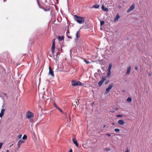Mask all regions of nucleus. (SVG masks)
<instances>
[{
    "instance_id": "25",
    "label": "nucleus",
    "mask_w": 152,
    "mask_h": 152,
    "mask_svg": "<svg viewBox=\"0 0 152 152\" xmlns=\"http://www.w3.org/2000/svg\"><path fill=\"white\" fill-rule=\"evenodd\" d=\"M4 114V113L1 111V112L0 113V117L1 118L3 116V115Z\"/></svg>"
},
{
    "instance_id": "6",
    "label": "nucleus",
    "mask_w": 152,
    "mask_h": 152,
    "mask_svg": "<svg viewBox=\"0 0 152 152\" xmlns=\"http://www.w3.org/2000/svg\"><path fill=\"white\" fill-rule=\"evenodd\" d=\"M105 79L106 78L105 77H102V80L98 83V85L99 87H100L102 85Z\"/></svg>"
},
{
    "instance_id": "27",
    "label": "nucleus",
    "mask_w": 152,
    "mask_h": 152,
    "mask_svg": "<svg viewBox=\"0 0 152 152\" xmlns=\"http://www.w3.org/2000/svg\"><path fill=\"white\" fill-rule=\"evenodd\" d=\"M77 101H78L77 100H76V99L75 100V104H74V105H76V104L78 105V104H77Z\"/></svg>"
},
{
    "instance_id": "5",
    "label": "nucleus",
    "mask_w": 152,
    "mask_h": 152,
    "mask_svg": "<svg viewBox=\"0 0 152 152\" xmlns=\"http://www.w3.org/2000/svg\"><path fill=\"white\" fill-rule=\"evenodd\" d=\"M52 52L53 54L55 51V39H54L53 40V44L51 47Z\"/></svg>"
},
{
    "instance_id": "43",
    "label": "nucleus",
    "mask_w": 152,
    "mask_h": 152,
    "mask_svg": "<svg viewBox=\"0 0 152 152\" xmlns=\"http://www.w3.org/2000/svg\"><path fill=\"white\" fill-rule=\"evenodd\" d=\"M111 112L112 113H114L115 112V111L114 110L111 111Z\"/></svg>"
},
{
    "instance_id": "47",
    "label": "nucleus",
    "mask_w": 152,
    "mask_h": 152,
    "mask_svg": "<svg viewBox=\"0 0 152 152\" xmlns=\"http://www.w3.org/2000/svg\"><path fill=\"white\" fill-rule=\"evenodd\" d=\"M4 1H6V0H4Z\"/></svg>"
},
{
    "instance_id": "7",
    "label": "nucleus",
    "mask_w": 152,
    "mask_h": 152,
    "mask_svg": "<svg viewBox=\"0 0 152 152\" xmlns=\"http://www.w3.org/2000/svg\"><path fill=\"white\" fill-rule=\"evenodd\" d=\"M135 5L134 4H132L131 7L127 10V12H129L132 11L133 10L134 8Z\"/></svg>"
},
{
    "instance_id": "19",
    "label": "nucleus",
    "mask_w": 152,
    "mask_h": 152,
    "mask_svg": "<svg viewBox=\"0 0 152 152\" xmlns=\"http://www.w3.org/2000/svg\"><path fill=\"white\" fill-rule=\"evenodd\" d=\"M132 98L130 97H128L127 99V101L128 102H131L132 101Z\"/></svg>"
},
{
    "instance_id": "48",
    "label": "nucleus",
    "mask_w": 152,
    "mask_h": 152,
    "mask_svg": "<svg viewBox=\"0 0 152 152\" xmlns=\"http://www.w3.org/2000/svg\"><path fill=\"white\" fill-rule=\"evenodd\" d=\"M54 105H55V106H56V105L55 104V103H54Z\"/></svg>"
},
{
    "instance_id": "14",
    "label": "nucleus",
    "mask_w": 152,
    "mask_h": 152,
    "mask_svg": "<svg viewBox=\"0 0 152 152\" xmlns=\"http://www.w3.org/2000/svg\"><path fill=\"white\" fill-rule=\"evenodd\" d=\"M119 18H120L119 15L118 14H117L116 16L115 17V18L114 19V21L115 22H116V21H117L119 20Z\"/></svg>"
},
{
    "instance_id": "28",
    "label": "nucleus",
    "mask_w": 152,
    "mask_h": 152,
    "mask_svg": "<svg viewBox=\"0 0 152 152\" xmlns=\"http://www.w3.org/2000/svg\"><path fill=\"white\" fill-rule=\"evenodd\" d=\"M116 116L117 117H122V115H116Z\"/></svg>"
},
{
    "instance_id": "49",
    "label": "nucleus",
    "mask_w": 152,
    "mask_h": 152,
    "mask_svg": "<svg viewBox=\"0 0 152 152\" xmlns=\"http://www.w3.org/2000/svg\"><path fill=\"white\" fill-rule=\"evenodd\" d=\"M149 75H150V74H149Z\"/></svg>"
},
{
    "instance_id": "11",
    "label": "nucleus",
    "mask_w": 152,
    "mask_h": 152,
    "mask_svg": "<svg viewBox=\"0 0 152 152\" xmlns=\"http://www.w3.org/2000/svg\"><path fill=\"white\" fill-rule=\"evenodd\" d=\"M118 124L121 125H123L124 124L125 122L123 120H120L118 121Z\"/></svg>"
},
{
    "instance_id": "18",
    "label": "nucleus",
    "mask_w": 152,
    "mask_h": 152,
    "mask_svg": "<svg viewBox=\"0 0 152 152\" xmlns=\"http://www.w3.org/2000/svg\"><path fill=\"white\" fill-rule=\"evenodd\" d=\"M112 66V64H110L109 65V66L108 69V71H111V68Z\"/></svg>"
},
{
    "instance_id": "33",
    "label": "nucleus",
    "mask_w": 152,
    "mask_h": 152,
    "mask_svg": "<svg viewBox=\"0 0 152 152\" xmlns=\"http://www.w3.org/2000/svg\"><path fill=\"white\" fill-rule=\"evenodd\" d=\"M5 111V110L3 109H2V110H1V112H2L3 113H4Z\"/></svg>"
},
{
    "instance_id": "4",
    "label": "nucleus",
    "mask_w": 152,
    "mask_h": 152,
    "mask_svg": "<svg viewBox=\"0 0 152 152\" xmlns=\"http://www.w3.org/2000/svg\"><path fill=\"white\" fill-rule=\"evenodd\" d=\"M113 86L114 84L113 83L110 84L108 86V87L106 89L105 94H108L110 92V91L112 89Z\"/></svg>"
},
{
    "instance_id": "40",
    "label": "nucleus",
    "mask_w": 152,
    "mask_h": 152,
    "mask_svg": "<svg viewBox=\"0 0 152 152\" xmlns=\"http://www.w3.org/2000/svg\"><path fill=\"white\" fill-rule=\"evenodd\" d=\"M55 107L57 108H57H58L59 107H58L56 105V106H55Z\"/></svg>"
},
{
    "instance_id": "29",
    "label": "nucleus",
    "mask_w": 152,
    "mask_h": 152,
    "mask_svg": "<svg viewBox=\"0 0 152 152\" xmlns=\"http://www.w3.org/2000/svg\"><path fill=\"white\" fill-rule=\"evenodd\" d=\"M3 143H0V149L1 148L2 145H3Z\"/></svg>"
},
{
    "instance_id": "26",
    "label": "nucleus",
    "mask_w": 152,
    "mask_h": 152,
    "mask_svg": "<svg viewBox=\"0 0 152 152\" xmlns=\"http://www.w3.org/2000/svg\"><path fill=\"white\" fill-rule=\"evenodd\" d=\"M84 61L86 64H89L90 63V62H88L85 59H84Z\"/></svg>"
},
{
    "instance_id": "10",
    "label": "nucleus",
    "mask_w": 152,
    "mask_h": 152,
    "mask_svg": "<svg viewBox=\"0 0 152 152\" xmlns=\"http://www.w3.org/2000/svg\"><path fill=\"white\" fill-rule=\"evenodd\" d=\"M73 143L76 145L77 147H78V144L77 143V140L75 138H74L72 139Z\"/></svg>"
},
{
    "instance_id": "16",
    "label": "nucleus",
    "mask_w": 152,
    "mask_h": 152,
    "mask_svg": "<svg viewBox=\"0 0 152 152\" xmlns=\"http://www.w3.org/2000/svg\"><path fill=\"white\" fill-rule=\"evenodd\" d=\"M80 36V34L79 33V31H78L77 32L76 34V38L77 39L79 38Z\"/></svg>"
},
{
    "instance_id": "31",
    "label": "nucleus",
    "mask_w": 152,
    "mask_h": 152,
    "mask_svg": "<svg viewBox=\"0 0 152 152\" xmlns=\"http://www.w3.org/2000/svg\"><path fill=\"white\" fill-rule=\"evenodd\" d=\"M135 70H137L138 69V67L137 66H135L134 67Z\"/></svg>"
},
{
    "instance_id": "20",
    "label": "nucleus",
    "mask_w": 152,
    "mask_h": 152,
    "mask_svg": "<svg viewBox=\"0 0 152 152\" xmlns=\"http://www.w3.org/2000/svg\"><path fill=\"white\" fill-rule=\"evenodd\" d=\"M95 8H98L99 7V5L98 4L94 5L93 6Z\"/></svg>"
},
{
    "instance_id": "1",
    "label": "nucleus",
    "mask_w": 152,
    "mask_h": 152,
    "mask_svg": "<svg viewBox=\"0 0 152 152\" xmlns=\"http://www.w3.org/2000/svg\"><path fill=\"white\" fill-rule=\"evenodd\" d=\"M75 19L76 21L79 24H82L84 23L85 18L78 16L76 15L74 16Z\"/></svg>"
},
{
    "instance_id": "35",
    "label": "nucleus",
    "mask_w": 152,
    "mask_h": 152,
    "mask_svg": "<svg viewBox=\"0 0 152 152\" xmlns=\"http://www.w3.org/2000/svg\"><path fill=\"white\" fill-rule=\"evenodd\" d=\"M106 150L107 151H109L110 150V148H106Z\"/></svg>"
},
{
    "instance_id": "2",
    "label": "nucleus",
    "mask_w": 152,
    "mask_h": 152,
    "mask_svg": "<svg viewBox=\"0 0 152 152\" xmlns=\"http://www.w3.org/2000/svg\"><path fill=\"white\" fill-rule=\"evenodd\" d=\"M72 85L73 86H81L82 83L80 81H77L75 80H72L71 82Z\"/></svg>"
},
{
    "instance_id": "34",
    "label": "nucleus",
    "mask_w": 152,
    "mask_h": 152,
    "mask_svg": "<svg viewBox=\"0 0 152 152\" xmlns=\"http://www.w3.org/2000/svg\"><path fill=\"white\" fill-rule=\"evenodd\" d=\"M30 121L31 122L33 121V119H31V118H30Z\"/></svg>"
},
{
    "instance_id": "8",
    "label": "nucleus",
    "mask_w": 152,
    "mask_h": 152,
    "mask_svg": "<svg viewBox=\"0 0 152 152\" xmlns=\"http://www.w3.org/2000/svg\"><path fill=\"white\" fill-rule=\"evenodd\" d=\"M49 74L51 75L52 76L54 77V76L53 71L52 69L50 66H49Z\"/></svg>"
},
{
    "instance_id": "42",
    "label": "nucleus",
    "mask_w": 152,
    "mask_h": 152,
    "mask_svg": "<svg viewBox=\"0 0 152 152\" xmlns=\"http://www.w3.org/2000/svg\"><path fill=\"white\" fill-rule=\"evenodd\" d=\"M106 127V125H104V126H103V128H104Z\"/></svg>"
},
{
    "instance_id": "3",
    "label": "nucleus",
    "mask_w": 152,
    "mask_h": 152,
    "mask_svg": "<svg viewBox=\"0 0 152 152\" xmlns=\"http://www.w3.org/2000/svg\"><path fill=\"white\" fill-rule=\"evenodd\" d=\"M34 115L33 113L30 111H28L26 114V117L27 118L30 119L34 117Z\"/></svg>"
},
{
    "instance_id": "17",
    "label": "nucleus",
    "mask_w": 152,
    "mask_h": 152,
    "mask_svg": "<svg viewBox=\"0 0 152 152\" xmlns=\"http://www.w3.org/2000/svg\"><path fill=\"white\" fill-rule=\"evenodd\" d=\"M108 72L107 73V76L109 77L110 76V75L111 74V71H108Z\"/></svg>"
},
{
    "instance_id": "37",
    "label": "nucleus",
    "mask_w": 152,
    "mask_h": 152,
    "mask_svg": "<svg viewBox=\"0 0 152 152\" xmlns=\"http://www.w3.org/2000/svg\"><path fill=\"white\" fill-rule=\"evenodd\" d=\"M109 82V80H108V81H106L105 82V84H107Z\"/></svg>"
},
{
    "instance_id": "44",
    "label": "nucleus",
    "mask_w": 152,
    "mask_h": 152,
    "mask_svg": "<svg viewBox=\"0 0 152 152\" xmlns=\"http://www.w3.org/2000/svg\"><path fill=\"white\" fill-rule=\"evenodd\" d=\"M112 125H114L115 124V123H112Z\"/></svg>"
},
{
    "instance_id": "12",
    "label": "nucleus",
    "mask_w": 152,
    "mask_h": 152,
    "mask_svg": "<svg viewBox=\"0 0 152 152\" xmlns=\"http://www.w3.org/2000/svg\"><path fill=\"white\" fill-rule=\"evenodd\" d=\"M131 69V66H129L128 67L127 69V70L126 71V74H129L130 73V71Z\"/></svg>"
},
{
    "instance_id": "30",
    "label": "nucleus",
    "mask_w": 152,
    "mask_h": 152,
    "mask_svg": "<svg viewBox=\"0 0 152 152\" xmlns=\"http://www.w3.org/2000/svg\"><path fill=\"white\" fill-rule=\"evenodd\" d=\"M21 137H22L21 134H20L18 136L19 139H20V138H21Z\"/></svg>"
},
{
    "instance_id": "36",
    "label": "nucleus",
    "mask_w": 152,
    "mask_h": 152,
    "mask_svg": "<svg viewBox=\"0 0 152 152\" xmlns=\"http://www.w3.org/2000/svg\"><path fill=\"white\" fill-rule=\"evenodd\" d=\"M129 151L128 148H126V151L125 152H129Z\"/></svg>"
},
{
    "instance_id": "46",
    "label": "nucleus",
    "mask_w": 152,
    "mask_h": 152,
    "mask_svg": "<svg viewBox=\"0 0 152 152\" xmlns=\"http://www.w3.org/2000/svg\"><path fill=\"white\" fill-rule=\"evenodd\" d=\"M7 152H10L9 151V150H7Z\"/></svg>"
},
{
    "instance_id": "39",
    "label": "nucleus",
    "mask_w": 152,
    "mask_h": 152,
    "mask_svg": "<svg viewBox=\"0 0 152 152\" xmlns=\"http://www.w3.org/2000/svg\"><path fill=\"white\" fill-rule=\"evenodd\" d=\"M69 152H72V149H70Z\"/></svg>"
},
{
    "instance_id": "21",
    "label": "nucleus",
    "mask_w": 152,
    "mask_h": 152,
    "mask_svg": "<svg viewBox=\"0 0 152 152\" xmlns=\"http://www.w3.org/2000/svg\"><path fill=\"white\" fill-rule=\"evenodd\" d=\"M115 131L117 132H119L120 130L116 128L115 129Z\"/></svg>"
},
{
    "instance_id": "24",
    "label": "nucleus",
    "mask_w": 152,
    "mask_h": 152,
    "mask_svg": "<svg viewBox=\"0 0 152 152\" xmlns=\"http://www.w3.org/2000/svg\"><path fill=\"white\" fill-rule=\"evenodd\" d=\"M57 109H58L62 113H64L63 112V111L59 107L57 108Z\"/></svg>"
},
{
    "instance_id": "15",
    "label": "nucleus",
    "mask_w": 152,
    "mask_h": 152,
    "mask_svg": "<svg viewBox=\"0 0 152 152\" xmlns=\"http://www.w3.org/2000/svg\"><path fill=\"white\" fill-rule=\"evenodd\" d=\"M64 38V37L62 36H58V40L59 41H62L63 39Z\"/></svg>"
},
{
    "instance_id": "22",
    "label": "nucleus",
    "mask_w": 152,
    "mask_h": 152,
    "mask_svg": "<svg viewBox=\"0 0 152 152\" xmlns=\"http://www.w3.org/2000/svg\"><path fill=\"white\" fill-rule=\"evenodd\" d=\"M27 138V136L26 135H24L23 137V140H26Z\"/></svg>"
},
{
    "instance_id": "9",
    "label": "nucleus",
    "mask_w": 152,
    "mask_h": 152,
    "mask_svg": "<svg viewBox=\"0 0 152 152\" xmlns=\"http://www.w3.org/2000/svg\"><path fill=\"white\" fill-rule=\"evenodd\" d=\"M24 142V141L21 139L19 140L18 143V148H20L21 145L22 143Z\"/></svg>"
},
{
    "instance_id": "45",
    "label": "nucleus",
    "mask_w": 152,
    "mask_h": 152,
    "mask_svg": "<svg viewBox=\"0 0 152 152\" xmlns=\"http://www.w3.org/2000/svg\"><path fill=\"white\" fill-rule=\"evenodd\" d=\"M68 37L69 38H72V37H69V36H68Z\"/></svg>"
},
{
    "instance_id": "41",
    "label": "nucleus",
    "mask_w": 152,
    "mask_h": 152,
    "mask_svg": "<svg viewBox=\"0 0 152 152\" xmlns=\"http://www.w3.org/2000/svg\"><path fill=\"white\" fill-rule=\"evenodd\" d=\"M115 109L116 110H118V107H115Z\"/></svg>"
},
{
    "instance_id": "23",
    "label": "nucleus",
    "mask_w": 152,
    "mask_h": 152,
    "mask_svg": "<svg viewBox=\"0 0 152 152\" xmlns=\"http://www.w3.org/2000/svg\"><path fill=\"white\" fill-rule=\"evenodd\" d=\"M104 23V21H100V25L101 26H102Z\"/></svg>"
},
{
    "instance_id": "32",
    "label": "nucleus",
    "mask_w": 152,
    "mask_h": 152,
    "mask_svg": "<svg viewBox=\"0 0 152 152\" xmlns=\"http://www.w3.org/2000/svg\"><path fill=\"white\" fill-rule=\"evenodd\" d=\"M121 6L119 5H118V9H121Z\"/></svg>"
},
{
    "instance_id": "13",
    "label": "nucleus",
    "mask_w": 152,
    "mask_h": 152,
    "mask_svg": "<svg viewBox=\"0 0 152 152\" xmlns=\"http://www.w3.org/2000/svg\"><path fill=\"white\" fill-rule=\"evenodd\" d=\"M102 9L103 10H104L105 11L107 12L108 11V9L107 8H105L103 5L102 6Z\"/></svg>"
},
{
    "instance_id": "38",
    "label": "nucleus",
    "mask_w": 152,
    "mask_h": 152,
    "mask_svg": "<svg viewBox=\"0 0 152 152\" xmlns=\"http://www.w3.org/2000/svg\"><path fill=\"white\" fill-rule=\"evenodd\" d=\"M106 134L108 136H110L111 134Z\"/></svg>"
}]
</instances>
